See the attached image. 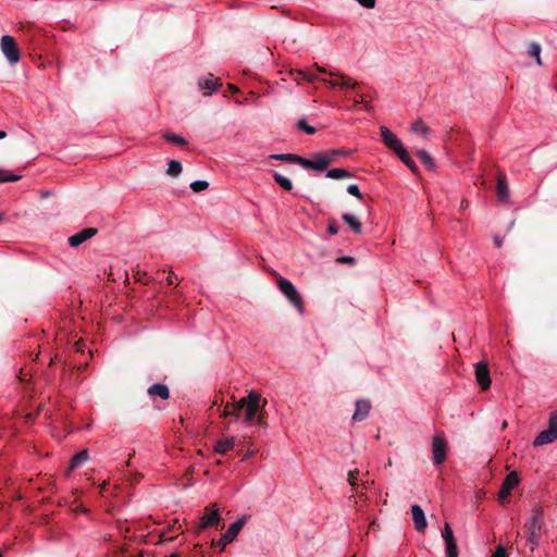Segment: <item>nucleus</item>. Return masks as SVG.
I'll use <instances>...</instances> for the list:
<instances>
[{"mask_svg": "<svg viewBox=\"0 0 557 557\" xmlns=\"http://www.w3.org/2000/svg\"><path fill=\"white\" fill-rule=\"evenodd\" d=\"M261 396L257 392L250 391L247 397H244L236 403L227 404L222 416H234L237 419L240 412L244 411L245 422H256L259 425H262V410L265 401H263V404H261Z\"/></svg>", "mask_w": 557, "mask_h": 557, "instance_id": "f257e3e1", "label": "nucleus"}, {"mask_svg": "<svg viewBox=\"0 0 557 557\" xmlns=\"http://www.w3.org/2000/svg\"><path fill=\"white\" fill-rule=\"evenodd\" d=\"M543 512L541 508H536L533 516L528 520L525 527L528 530V544L530 545L531 552H534L540 544L541 530L543 528Z\"/></svg>", "mask_w": 557, "mask_h": 557, "instance_id": "f03ea898", "label": "nucleus"}, {"mask_svg": "<svg viewBox=\"0 0 557 557\" xmlns=\"http://www.w3.org/2000/svg\"><path fill=\"white\" fill-rule=\"evenodd\" d=\"M276 283L280 292L289 300V302L297 309V311L304 313V305L301 296L296 289L295 285L287 278L280 274H276Z\"/></svg>", "mask_w": 557, "mask_h": 557, "instance_id": "7ed1b4c3", "label": "nucleus"}, {"mask_svg": "<svg viewBox=\"0 0 557 557\" xmlns=\"http://www.w3.org/2000/svg\"><path fill=\"white\" fill-rule=\"evenodd\" d=\"M0 50L11 65H15L20 62L21 51L13 36L3 35L0 38Z\"/></svg>", "mask_w": 557, "mask_h": 557, "instance_id": "20e7f679", "label": "nucleus"}, {"mask_svg": "<svg viewBox=\"0 0 557 557\" xmlns=\"http://www.w3.org/2000/svg\"><path fill=\"white\" fill-rule=\"evenodd\" d=\"M221 519L220 509L216 504L209 505L196 525V533L199 534L208 528H218Z\"/></svg>", "mask_w": 557, "mask_h": 557, "instance_id": "39448f33", "label": "nucleus"}, {"mask_svg": "<svg viewBox=\"0 0 557 557\" xmlns=\"http://www.w3.org/2000/svg\"><path fill=\"white\" fill-rule=\"evenodd\" d=\"M315 69L321 74H329L332 77H335L334 79L326 81L324 78H321V82L327 83L330 87H341L343 89H352L356 87L357 82L354 81L351 77L346 76L344 74H339L337 72H327L326 69L319 66L315 64Z\"/></svg>", "mask_w": 557, "mask_h": 557, "instance_id": "423d86ee", "label": "nucleus"}, {"mask_svg": "<svg viewBox=\"0 0 557 557\" xmlns=\"http://www.w3.org/2000/svg\"><path fill=\"white\" fill-rule=\"evenodd\" d=\"M556 440H557V413L552 412L549 414L548 428L537 434V436L535 437V440L533 442V445L542 446L545 444L553 443Z\"/></svg>", "mask_w": 557, "mask_h": 557, "instance_id": "0eeeda50", "label": "nucleus"}, {"mask_svg": "<svg viewBox=\"0 0 557 557\" xmlns=\"http://www.w3.org/2000/svg\"><path fill=\"white\" fill-rule=\"evenodd\" d=\"M247 522V518L245 516H242L237 518L225 531V533L221 536L219 542L216 543L218 546H220L221 549H224L230 543H232L240 532V530L244 528V525Z\"/></svg>", "mask_w": 557, "mask_h": 557, "instance_id": "6e6552de", "label": "nucleus"}, {"mask_svg": "<svg viewBox=\"0 0 557 557\" xmlns=\"http://www.w3.org/2000/svg\"><path fill=\"white\" fill-rule=\"evenodd\" d=\"M332 163V157L326 153H318L313 159H306L300 157L299 165L304 169H310L313 171L321 172L325 170Z\"/></svg>", "mask_w": 557, "mask_h": 557, "instance_id": "1a4fd4ad", "label": "nucleus"}, {"mask_svg": "<svg viewBox=\"0 0 557 557\" xmlns=\"http://www.w3.org/2000/svg\"><path fill=\"white\" fill-rule=\"evenodd\" d=\"M447 441L443 435H435L432 442V455L434 465H441L446 459Z\"/></svg>", "mask_w": 557, "mask_h": 557, "instance_id": "9d476101", "label": "nucleus"}, {"mask_svg": "<svg viewBox=\"0 0 557 557\" xmlns=\"http://www.w3.org/2000/svg\"><path fill=\"white\" fill-rule=\"evenodd\" d=\"M380 133L382 137L383 144L393 150L395 153L400 151L404 148L403 143L397 138V136L387 127L381 126Z\"/></svg>", "mask_w": 557, "mask_h": 557, "instance_id": "9b49d317", "label": "nucleus"}, {"mask_svg": "<svg viewBox=\"0 0 557 557\" xmlns=\"http://www.w3.org/2000/svg\"><path fill=\"white\" fill-rule=\"evenodd\" d=\"M475 377L482 389H487L491 386V377L487 363L480 361L475 366Z\"/></svg>", "mask_w": 557, "mask_h": 557, "instance_id": "f8f14e48", "label": "nucleus"}, {"mask_svg": "<svg viewBox=\"0 0 557 557\" xmlns=\"http://www.w3.org/2000/svg\"><path fill=\"white\" fill-rule=\"evenodd\" d=\"M519 478L516 472H510L506 479L504 480L500 491H499V500L504 502L511 493V491L518 485Z\"/></svg>", "mask_w": 557, "mask_h": 557, "instance_id": "ddd939ff", "label": "nucleus"}, {"mask_svg": "<svg viewBox=\"0 0 557 557\" xmlns=\"http://www.w3.org/2000/svg\"><path fill=\"white\" fill-rule=\"evenodd\" d=\"M410 510L414 529L418 532H424L428 527V521L423 509L419 505H412Z\"/></svg>", "mask_w": 557, "mask_h": 557, "instance_id": "4468645a", "label": "nucleus"}, {"mask_svg": "<svg viewBox=\"0 0 557 557\" xmlns=\"http://www.w3.org/2000/svg\"><path fill=\"white\" fill-rule=\"evenodd\" d=\"M198 86L205 96L212 95L220 86L219 79L213 74H208L198 82Z\"/></svg>", "mask_w": 557, "mask_h": 557, "instance_id": "2eb2a0df", "label": "nucleus"}, {"mask_svg": "<svg viewBox=\"0 0 557 557\" xmlns=\"http://www.w3.org/2000/svg\"><path fill=\"white\" fill-rule=\"evenodd\" d=\"M96 233H97L96 228H92V227L84 228V230L79 231L78 233L70 236L69 237V244L72 247H78L79 245L85 243L87 239H89L92 236H95Z\"/></svg>", "mask_w": 557, "mask_h": 557, "instance_id": "dca6fc26", "label": "nucleus"}, {"mask_svg": "<svg viewBox=\"0 0 557 557\" xmlns=\"http://www.w3.org/2000/svg\"><path fill=\"white\" fill-rule=\"evenodd\" d=\"M370 409H371L370 401L363 400V399L357 400L355 404V411H354L351 419L355 422L363 421L369 416Z\"/></svg>", "mask_w": 557, "mask_h": 557, "instance_id": "f3484780", "label": "nucleus"}, {"mask_svg": "<svg viewBox=\"0 0 557 557\" xmlns=\"http://www.w3.org/2000/svg\"><path fill=\"white\" fill-rule=\"evenodd\" d=\"M147 392L151 397H160L161 399H168L170 397L169 387L162 383L151 385Z\"/></svg>", "mask_w": 557, "mask_h": 557, "instance_id": "a211bd4d", "label": "nucleus"}, {"mask_svg": "<svg viewBox=\"0 0 557 557\" xmlns=\"http://www.w3.org/2000/svg\"><path fill=\"white\" fill-rule=\"evenodd\" d=\"M234 446H235V438L227 437V438L218 441L216 444L214 445V450H215V453L223 455V454H226L227 451H230L231 449H233Z\"/></svg>", "mask_w": 557, "mask_h": 557, "instance_id": "6ab92c4d", "label": "nucleus"}, {"mask_svg": "<svg viewBox=\"0 0 557 557\" xmlns=\"http://www.w3.org/2000/svg\"><path fill=\"white\" fill-rule=\"evenodd\" d=\"M342 218L355 234H360L362 232V225L357 216L351 213H344Z\"/></svg>", "mask_w": 557, "mask_h": 557, "instance_id": "aec40b11", "label": "nucleus"}, {"mask_svg": "<svg viewBox=\"0 0 557 557\" xmlns=\"http://www.w3.org/2000/svg\"><path fill=\"white\" fill-rule=\"evenodd\" d=\"M396 154L401 160V162L406 166H408L412 172L417 171V165L405 147L400 151H398Z\"/></svg>", "mask_w": 557, "mask_h": 557, "instance_id": "412c9836", "label": "nucleus"}, {"mask_svg": "<svg viewBox=\"0 0 557 557\" xmlns=\"http://www.w3.org/2000/svg\"><path fill=\"white\" fill-rule=\"evenodd\" d=\"M350 176L351 174L343 168L331 169L326 172V177L332 180H343L348 178Z\"/></svg>", "mask_w": 557, "mask_h": 557, "instance_id": "4be33fe9", "label": "nucleus"}, {"mask_svg": "<svg viewBox=\"0 0 557 557\" xmlns=\"http://www.w3.org/2000/svg\"><path fill=\"white\" fill-rule=\"evenodd\" d=\"M497 196L503 201L507 200L509 197L508 185L503 176H499L497 181Z\"/></svg>", "mask_w": 557, "mask_h": 557, "instance_id": "5701e85b", "label": "nucleus"}, {"mask_svg": "<svg viewBox=\"0 0 557 557\" xmlns=\"http://www.w3.org/2000/svg\"><path fill=\"white\" fill-rule=\"evenodd\" d=\"M410 131L414 134L422 136L425 139L429 136V127L421 120H418L414 123H412Z\"/></svg>", "mask_w": 557, "mask_h": 557, "instance_id": "b1692460", "label": "nucleus"}, {"mask_svg": "<svg viewBox=\"0 0 557 557\" xmlns=\"http://www.w3.org/2000/svg\"><path fill=\"white\" fill-rule=\"evenodd\" d=\"M88 458H89L88 451L86 449L81 450L79 453L74 455V457L72 458L70 470H73V469L79 467L82 463L86 462L88 460Z\"/></svg>", "mask_w": 557, "mask_h": 557, "instance_id": "393cba45", "label": "nucleus"}, {"mask_svg": "<svg viewBox=\"0 0 557 557\" xmlns=\"http://www.w3.org/2000/svg\"><path fill=\"white\" fill-rule=\"evenodd\" d=\"M273 177H274V181H275V182H276V183H277V184H278V185H280L284 190L289 191V190H292V189H293V183H292V181H290L288 177H286V176H284V175H282V174H280V173H274V174H273Z\"/></svg>", "mask_w": 557, "mask_h": 557, "instance_id": "a878e982", "label": "nucleus"}, {"mask_svg": "<svg viewBox=\"0 0 557 557\" xmlns=\"http://www.w3.org/2000/svg\"><path fill=\"white\" fill-rule=\"evenodd\" d=\"M269 158L272 159V160L288 161V162H294V163H297V164H299V159H300L299 156L293 154V153L271 154Z\"/></svg>", "mask_w": 557, "mask_h": 557, "instance_id": "bb28decb", "label": "nucleus"}, {"mask_svg": "<svg viewBox=\"0 0 557 557\" xmlns=\"http://www.w3.org/2000/svg\"><path fill=\"white\" fill-rule=\"evenodd\" d=\"M182 163L177 160H171L168 163L166 173L171 176H178L182 173Z\"/></svg>", "mask_w": 557, "mask_h": 557, "instance_id": "cd10ccee", "label": "nucleus"}, {"mask_svg": "<svg viewBox=\"0 0 557 557\" xmlns=\"http://www.w3.org/2000/svg\"><path fill=\"white\" fill-rule=\"evenodd\" d=\"M528 53L535 58V61H536V64L537 65H541L542 64V61H541V46L536 42H531L529 45V48H528Z\"/></svg>", "mask_w": 557, "mask_h": 557, "instance_id": "c85d7f7f", "label": "nucleus"}, {"mask_svg": "<svg viewBox=\"0 0 557 557\" xmlns=\"http://www.w3.org/2000/svg\"><path fill=\"white\" fill-rule=\"evenodd\" d=\"M21 180L20 175L13 174L10 171L0 169V183L17 182Z\"/></svg>", "mask_w": 557, "mask_h": 557, "instance_id": "c756f323", "label": "nucleus"}, {"mask_svg": "<svg viewBox=\"0 0 557 557\" xmlns=\"http://www.w3.org/2000/svg\"><path fill=\"white\" fill-rule=\"evenodd\" d=\"M164 139L169 143L176 144L180 146H184L187 144L186 139L180 135L173 134V133H166L164 134Z\"/></svg>", "mask_w": 557, "mask_h": 557, "instance_id": "7c9ffc66", "label": "nucleus"}, {"mask_svg": "<svg viewBox=\"0 0 557 557\" xmlns=\"http://www.w3.org/2000/svg\"><path fill=\"white\" fill-rule=\"evenodd\" d=\"M446 557H458V548L456 541L445 542Z\"/></svg>", "mask_w": 557, "mask_h": 557, "instance_id": "2f4dec72", "label": "nucleus"}, {"mask_svg": "<svg viewBox=\"0 0 557 557\" xmlns=\"http://www.w3.org/2000/svg\"><path fill=\"white\" fill-rule=\"evenodd\" d=\"M209 184L207 181H201V180H198V181H194L191 184H190V188L195 191V193H200L202 190H206L208 188Z\"/></svg>", "mask_w": 557, "mask_h": 557, "instance_id": "473e14b6", "label": "nucleus"}, {"mask_svg": "<svg viewBox=\"0 0 557 557\" xmlns=\"http://www.w3.org/2000/svg\"><path fill=\"white\" fill-rule=\"evenodd\" d=\"M417 156L420 158V160L425 164L426 166H432V159L430 154L425 150H417Z\"/></svg>", "mask_w": 557, "mask_h": 557, "instance_id": "72a5a7b5", "label": "nucleus"}, {"mask_svg": "<svg viewBox=\"0 0 557 557\" xmlns=\"http://www.w3.org/2000/svg\"><path fill=\"white\" fill-rule=\"evenodd\" d=\"M298 128L304 131L305 133L309 134V135H312L315 133V128L311 125H309L305 120H299L298 123Z\"/></svg>", "mask_w": 557, "mask_h": 557, "instance_id": "f704fd0d", "label": "nucleus"}, {"mask_svg": "<svg viewBox=\"0 0 557 557\" xmlns=\"http://www.w3.org/2000/svg\"><path fill=\"white\" fill-rule=\"evenodd\" d=\"M442 536H443L445 542H449V541H454L455 540L453 530H451V528H450V525L448 523H445L444 529L442 531Z\"/></svg>", "mask_w": 557, "mask_h": 557, "instance_id": "c9c22d12", "label": "nucleus"}, {"mask_svg": "<svg viewBox=\"0 0 557 557\" xmlns=\"http://www.w3.org/2000/svg\"><path fill=\"white\" fill-rule=\"evenodd\" d=\"M347 191H348V194L355 196L358 199L362 198V194L360 193L359 187L356 184L348 185Z\"/></svg>", "mask_w": 557, "mask_h": 557, "instance_id": "e433bc0d", "label": "nucleus"}, {"mask_svg": "<svg viewBox=\"0 0 557 557\" xmlns=\"http://www.w3.org/2000/svg\"><path fill=\"white\" fill-rule=\"evenodd\" d=\"M296 74L304 75V79L310 83L321 81L315 74H310L304 71H297Z\"/></svg>", "mask_w": 557, "mask_h": 557, "instance_id": "4c0bfd02", "label": "nucleus"}, {"mask_svg": "<svg viewBox=\"0 0 557 557\" xmlns=\"http://www.w3.org/2000/svg\"><path fill=\"white\" fill-rule=\"evenodd\" d=\"M360 5L367 9H373L375 7V0H356Z\"/></svg>", "mask_w": 557, "mask_h": 557, "instance_id": "58836bf2", "label": "nucleus"}, {"mask_svg": "<svg viewBox=\"0 0 557 557\" xmlns=\"http://www.w3.org/2000/svg\"><path fill=\"white\" fill-rule=\"evenodd\" d=\"M357 474L358 470L349 471L348 473V482L351 486H355L357 484Z\"/></svg>", "mask_w": 557, "mask_h": 557, "instance_id": "ea45409f", "label": "nucleus"}, {"mask_svg": "<svg viewBox=\"0 0 557 557\" xmlns=\"http://www.w3.org/2000/svg\"><path fill=\"white\" fill-rule=\"evenodd\" d=\"M327 231L331 235H336L338 233V227L335 220L330 221Z\"/></svg>", "mask_w": 557, "mask_h": 557, "instance_id": "a19ab883", "label": "nucleus"}, {"mask_svg": "<svg viewBox=\"0 0 557 557\" xmlns=\"http://www.w3.org/2000/svg\"><path fill=\"white\" fill-rule=\"evenodd\" d=\"M492 557H507L505 548L503 546H498Z\"/></svg>", "mask_w": 557, "mask_h": 557, "instance_id": "79ce46f5", "label": "nucleus"}, {"mask_svg": "<svg viewBox=\"0 0 557 557\" xmlns=\"http://www.w3.org/2000/svg\"><path fill=\"white\" fill-rule=\"evenodd\" d=\"M326 154H330L332 157V161L336 156L344 154L345 152L342 150H331L329 152H325Z\"/></svg>", "mask_w": 557, "mask_h": 557, "instance_id": "37998d69", "label": "nucleus"}, {"mask_svg": "<svg viewBox=\"0 0 557 557\" xmlns=\"http://www.w3.org/2000/svg\"><path fill=\"white\" fill-rule=\"evenodd\" d=\"M253 455H255V450H247V451L244 454L243 459L251 458Z\"/></svg>", "mask_w": 557, "mask_h": 557, "instance_id": "c03bdc74", "label": "nucleus"}, {"mask_svg": "<svg viewBox=\"0 0 557 557\" xmlns=\"http://www.w3.org/2000/svg\"><path fill=\"white\" fill-rule=\"evenodd\" d=\"M494 242H495L496 247L499 248L502 246V240H500V238L498 236L494 237Z\"/></svg>", "mask_w": 557, "mask_h": 557, "instance_id": "a18cd8bd", "label": "nucleus"}, {"mask_svg": "<svg viewBox=\"0 0 557 557\" xmlns=\"http://www.w3.org/2000/svg\"><path fill=\"white\" fill-rule=\"evenodd\" d=\"M354 259L351 257H343L341 261L343 262H351Z\"/></svg>", "mask_w": 557, "mask_h": 557, "instance_id": "49530a36", "label": "nucleus"}, {"mask_svg": "<svg viewBox=\"0 0 557 557\" xmlns=\"http://www.w3.org/2000/svg\"><path fill=\"white\" fill-rule=\"evenodd\" d=\"M7 133L4 131H0V139L5 138Z\"/></svg>", "mask_w": 557, "mask_h": 557, "instance_id": "de8ad7c7", "label": "nucleus"}, {"mask_svg": "<svg viewBox=\"0 0 557 557\" xmlns=\"http://www.w3.org/2000/svg\"><path fill=\"white\" fill-rule=\"evenodd\" d=\"M295 79H296V81H299V79L305 81V79H304V75H298V74H297V76H296V78H295Z\"/></svg>", "mask_w": 557, "mask_h": 557, "instance_id": "09e8293b", "label": "nucleus"}, {"mask_svg": "<svg viewBox=\"0 0 557 557\" xmlns=\"http://www.w3.org/2000/svg\"><path fill=\"white\" fill-rule=\"evenodd\" d=\"M230 89L233 91H237L238 89L234 85H230Z\"/></svg>", "mask_w": 557, "mask_h": 557, "instance_id": "8fccbe9b", "label": "nucleus"}, {"mask_svg": "<svg viewBox=\"0 0 557 557\" xmlns=\"http://www.w3.org/2000/svg\"><path fill=\"white\" fill-rule=\"evenodd\" d=\"M169 557H180V555L174 553V554H171Z\"/></svg>", "mask_w": 557, "mask_h": 557, "instance_id": "3c124183", "label": "nucleus"}, {"mask_svg": "<svg viewBox=\"0 0 557 557\" xmlns=\"http://www.w3.org/2000/svg\"><path fill=\"white\" fill-rule=\"evenodd\" d=\"M506 426H507V422L505 421V422L503 423V429H505Z\"/></svg>", "mask_w": 557, "mask_h": 557, "instance_id": "603ef678", "label": "nucleus"}, {"mask_svg": "<svg viewBox=\"0 0 557 557\" xmlns=\"http://www.w3.org/2000/svg\"><path fill=\"white\" fill-rule=\"evenodd\" d=\"M2 220V215L0 214V221Z\"/></svg>", "mask_w": 557, "mask_h": 557, "instance_id": "864d4df0", "label": "nucleus"}]
</instances>
